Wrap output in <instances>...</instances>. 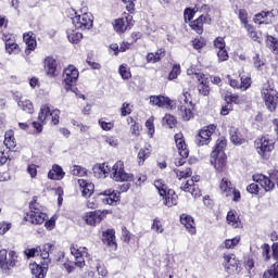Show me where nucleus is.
<instances>
[{"label":"nucleus","mask_w":278,"mask_h":278,"mask_svg":"<svg viewBox=\"0 0 278 278\" xmlns=\"http://www.w3.org/2000/svg\"><path fill=\"white\" fill-rule=\"evenodd\" d=\"M99 125L103 131H112V129H114V122H105L103 119H99Z\"/></svg>","instance_id":"obj_57"},{"label":"nucleus","mask_w":278,"mask_h":278,"mask_svg":"<svg viewBox=\"0 0 278 278\" xmlns=\"http://www.w3.org/2000/svg\"><path fill=\"white\" fill-rule=\"evenodd\" d=\"M262 99L265 102V105L269 112H275L278 105V91L270 86V83L263 85L261 90Z\"/></svg>","instance_id":"obj_2"},{"label":"nucleus","mask_w":278,"mask_h":278,"mask_svg":"<svg viewBox=\"0 0 278 278\" xmlns=\"http://www.w3.org/2000/svg\"><path fill=\"white\" fill-rule=\"evenodd\" d=\"M131 15H127L125 17L116 20L114 24L115 31H117V34H123V31H127V29H129V27L134 25V23H131Z\"/></svg>","instance_id":"obj_19"},{"label":"nucleus","mask_w":278,"mask_h":278,"mask_svg":"<svg viewBox=\"0 0 278 278\" xmlns=\"http://www.w3.org/2000/svg\"><path fill=\"white\" fill-rule=\"evenodd\" d=\"M38 119L41 123H47L48 121H51L52 125H58V123H60V110L51 111L49 109V105L43 104L40 108Z\"/></svg>","instance_id":"obj_8"},{"label":"nucleus","mask_w":278,"mask_h":278,"mask_svg":"<svg viewBox=\"0 0 278 278\" xmlns=\"http://www.w3.org/2000/svg\"><path fill=\"white\" fill-rule=\"evenodd\" d=\"M118 73L122 79H131V72L129 71V66H127V64H122L118 68Z\"/></svg>","instance_id":"obj_48"},{"label":"nucleus","mask_w":278,"mask_h":278,"mask_svg":"<svg viewBox=\"0 0 278 278\" xmlns=\"http://www.w3.org/2000/svg\"><path fill=\"white\" fill-rule=\"evenodd\" d=\"M217 58L218 62H227V60H229V52H227L226 48H224L223 50H218Z\"/></svg>","instance_id":"obj_59"},{"label":"nucleus","mask_w":278,"mask_h":278,"mask_svg":"<svg viewBox=\"0 0 278 278\" xmlns=\"http://www.w3.org/2000/svg\"><path fill=\"white\" fill-rule=\"evenodd\" d=\"M111 179L113 181H131L134 175L125 172V163L117 161L111 169Z\"/></svg>","instance_id":"obj_6"},{"label":"nucleus","mask_w":278,"mask_h":278,"mask_svg":"<svg viewBox=\"0 0 278 278\" xmlns=\"http://www.w3.org/2000/svg\"><path fill=\"white\" fill-rule=\"evenodd\" d=\"M67 38L70 42H72V45H77L81 41L84 35L81 34V31H79V28L73 26L72 28L67 29Z\"/></svg>","instance_id":"obj_28"},{"label":"nucleus","mask_w":278,"mask_h":278,"mask_svg":"<svg viewBox=\"0 0 278 278\" xmlns=\"http://www.w3.org/2000/svg\"><path fill=\"white\" fill-rule=\"evenodd\" d=\"M24 42L26 43V53L27 51H34L37 47L36 37L34 33L29 31L24 34Z\"/></svg>","instance_id":"obj_33"},{"label":"nucleus","mask_w":278,"mask_h":278,"mask_svg":"<svg viewBox=\"0 0 278 278\" xmlns=\"http://www.w3.org/2000/svg\"><path fill=\"white\" fill-rule=\"evenodd\" d=\"M274 149H275V141L266 137H263L256 141V151L263 160H268Z\"/></svg>","instance_id":"obj_7"},{"label":"nucleus","mask_w":278,"mask_h":278,"mask_svg":"<svg viewBox=\"0 0 278 278\" xmlns=\"http://www.w3.org/2000/svg\"><path fill=\"white\" fill-rule=\"evenodd\" d=\"M240 244V237H235L232 239H226L222 247L223 249H236Z\"/></svg>","instance_id":"obj_42"},{"label":"nucleus","mask_w":278,"mask_h":278,"mask_svg":"<svg viewBox=\"0 0 278 278\" xmlns=\"http://www.w3.org/2000/svg\"><path fill=\"white\" fill-rule=\"evenodd\" d=\"M15 101H17V105L23 110V112L34 114V103H31L29 100L25 98H16Z\"/></svg>","instance_id":"obj_31"},{"label":"nucleus","mask_w":278,"mask_h":278,"mask_svg":"<svg viewBox=\"0 0 278 278\" xmlns=\"http://www.w3.org/2000/svg\"><path fill=\"white\" fill-rule=\"evenodd\" d=\"M194 75L198 81H200V85L198 86L200 94L207 97L210 94V80L205 78V74L203 73H195Z\"/></svg>","instance_id":"obj_20"},{"label":"nucleus","mask_w":278,"mask_h":278,"mask_svg":"<svg viewBox=\"0 0 278 278\" xmlns=\"http://www.w3.org/2000/svg\"><path fill=\"white\" fill-rule=\"evenodd\" d=\"M31 275L36 278H45V268L38 264L30 265Z\"/></svg>","instance_id":"obj_43"},{"label":"nucleus","mask_w":278,"mask_h":278,"mask_svg":"<svg viewBox=\"0 0 278 278\" xmlns=\"http://www.w3.org/2000/svg\"><path fill=\"white\" fill-rule=\"evenodd\" d=\"M65 175L66 173H64L62 166L54 164L48 173V179H52V181H61V179H64Z\"/></svg>","instance_id":"obj_25"},{"label":"nucleus","mask_w":278,"mask_h":278,"mask_svg":"<svg viewBox=\"0 0 278 278\" xmlns=\"http://www.w3.org/2000/svg\"><path fill=\"white\" fill-rule=\"evenodd\" d=\"M253 66L256 71H264V66H266V61L260 56V54H255L252 58Z\"/></svg>","instance_id":"obj_41"},{"label":"nucleus","mask_w":278,"mask_h":278,"mask_svg":"<svg viewBox=\"0 0 278 278\" xmlns=\"http://www.w3.org/2000/svg\"><path fill=\"white\" fill-rule=\"evenodd\" d=\"M226 101L227 103H236V105H240L242 103V100L238 94L226 96Z\"/></svg>","instance_id":"obj_62"},{"label":"nucleus","mask_w":278,"mask_h":278,"mask_svg":"<svg viewBox=\"0 0 278 278\" xmlns=\"http://www.w3.org/2000/svg\"><path fill=\"white\" fill-rule=\"evenodd\" d=\"M252 179L255 184H260V186L265 189V192H273V190H275V182H273L266 175L254 174Z\"/></svg>","instance_id":"obj_16"},{"label":"nucleus","mask_w":278,"mask_h":278,"mask_svg":"<svg viewBox=\"0 0 278 278\" xmlns=\"http://www.w3.org/2000/svg\"><path fill=\"white\" fill-rule=\"evenodd\" d=\"M245 29L252 40L254 42H262V38L257 35V31H255V28L251 26V24H245Z\"/></svg>","instance_id":"obj_46"},{"label":"nucleus","mask_w":278,"mask_h":278,"mask_svg":"<svg viewBox=\"0 0 278 278\" xmlns=\"http://www.w3.org/2000/svg\"><path fill=\"white\" fill-rule=\"evenodd\" d=\"M99 197H104L102 198V203H104V205H116L118 201H121V193L112 189L100 192Z\"/></svg>","instance_id":"obj_15"},{"label":"nucleus","mask_w":278,"mask_h":278,"mask_svg":"<svg viewBox=\"0 0 278 278\" xmlns=\"http://www.w3.org/2000/svg\"><path fill=\"white\" fill-rule=\"evenodd\" d=\"M214 131H216V125L211 124L208 126H204L195 136V143L198 147H205L210 144V142H212Z\"/></svg>","instance_id":"obj_9"},{"label":"nucleus","mask_w":278,"mask_h":278,"mask_svg":"<svg viewBox=\"0 0 278 278\" xmlns=\"http://www.w3.org/2000/svg\"><path fill=\"white\" fill-rule=\"evenodd\" d=\"M110 173H112V169L105 163H97L93 166V175L98 179H105Z\"/></svg>","instance_id":"obj_22"},{"label":"nucleus","mask_w":278,"mask_h":278,"mask_svg":"<svg viewBox=\"0 0 278 278\" xmlns=\"http://www.w3.org/2000/svg\"><path fill=\"white\" fill-rule=\"evenodd\" d=\"M70 250L75 257V262L67 260L63 263V269L66 270L68 275L75 273V266H77V268H84V266H86V260H84V257L88 255V249L86 247L73 244Z\"/></svg>","instance_id":"obj_1"},{"label":"nucleus","mask_w":278,"mask_h":278,"mask_svg":"<svg viewBox=\"0 0 278 278\" xmlns=\"http://www.w3.org/2000/svg\"><path fill=\"white\" fill-rule=\"evenodd\" d=\"M175 142L180 157L175 159L176 166H184L186 164V159L189 155L188 146L186 144V140L184 139V134L178 132L175 135Z\"/></svg>","instance_id":"obj_5"},{"label":"nucleus","mask_w":278,"mask_h":278,"mask_svg":"<svg viewBox=\"0 0 278 278\" xmlns=\"http://www.w3.org/2000/svg\"><path fill=\"white\" fill-rule=\"evenodd\" d=\"M51 249H53V244L51 243L43 244L42 249L39 248L40 257L42 260H49V252L51 251Z\"/></svg>","instance_id":"obj_51"},{"label":"nucleus","mask_w":278,"mask_h":278,"mask_svg":"<svg viewBox=\"0 0 278 278\" xmlns=\"http://www.w3.org/2000/svg\"><path fill=\"white\" fill-rule=\"evenodd\" d=\"M71 174L74 177H88V169L81 165H74L71 167Z\"/></svg>","instance_id":"obj_38"},{"label":"nucleus","mask_w":278,"mask_h":278,"mask_svg":"<svg viewBox=\"0 0 278 278\" xmlns=\"http://www.w3.org/2000/svg\"><path fill=\"white\" fill-rule=\"evenodd\" d=\"M16 252L11 251L8 254V250H0V268L3 270H10L16 266Z\"/></svg>","instance_id":"obj_11"},{"label":"nucleus","mask_w":278,"mask_h":278,"mask_svg":"<svg viewBox=\"0 0 278 278\" xmlns=\"http://www.w3.org/2000/svg\"><path fill=\"white\" fill-rule=\"evenodd\" d=\"M79 79V71L74 65H68L63 72V81L65 90H71L73 84H77Z\"/></svg>","instance_id":"obj_10"},{"label":"nucleus","mask_w":278,"mask_h":278,"mask_svg":"<svg viewBox=\"0 0 278 278\" xmlns=\"http://www.w3.org/2000/svg\"><path fill=\"white\" fill-rule=\"evenodd\" d=\"M181 75V65L180 64H174L173 68L168 75L169 81H173V79H177Z\"/></svg>","instance_id":"obj_49"},{"label":"nucleus","mask_w":278,"mask_h":278,"mask_svg":"<svg viewBox=\"0 0 278 278\" xmlns=\"http://www.w3.org/2000/svg\"><path fill=\"white\" fill-rule=\"evenodd\" d=\"M104 142H106V144L110 147H118V140L114 136H105Z\"/></svg>","instance_id":"obj_64"},{"label":"nucleus","mask_w":278,"mask_h":278,"mask_svg":"<svg viewBox=\"0 0 278 278\" xmlns=\"http://www.w3.org/2000/svg\"><path fill=\"white\" fill-rule=\"evenodd\" d=\"M163 199V204L166 207H173L174 205H177V193H175V190L168 189L165 191V193L161 194Z\"/></svg>","instance_id":"obj_24"},{"label":"nucleus","mask_w":278,"mask_h":278,"mask_svg":"<svg viewBox=\"0 0 278 278\" xmlns=\"http://www.w3.org/2000/svg\"><path fill=\"white\" fill-rule=\"evenodd\" d=\"M164 55H166V52H164V50L162 49L157 50L155 53H148L147 62H149L150 64H156V62H160V60H162Z\"/></svg>","instance_id":"obj_37"},{"label":"nucleus","mask_w":278,"mask_h":278,"mask_svg":"<svg viewBox=\"0 0 278 278\" xmlns=\"http://www.w3.org/2000/svg\"><path fill=\"white\" fill-rule=\"evenodd\" d=\"M5 51L9 55H18V53H21V48L18 47V43L9 41L5 43Z\"/></svg>","instance_id":"obj_40"},{"label":"nucleus","mask_w":278,"mask_h":278,"mask_svg":"<svg viewBox=\"0 0 278 278\" xmlns=\"http://www.w3.org/2000/svg\"><path fill=\"white\" fill-rule=\"evenodd\" d=\"M131 104L125 102L122 104V108H121V116H129V114H131Z\"/></svg>","instance_id":"obj_61"},{"label":"nucleus","mask_w":278,"mask_h":278,"mask_svg":"<svg viewBox=\"0 0 278 278\" xmlns=\"http://www.w3.org/2000/svg\"><path fill=\"white\" fill-rule=\"evenodd\" d=\"M4 146L7 149H15L16 138H14V130H8L4 134Z\"/></svg>","instance_id":"obj_35"},{"label":"nucleus","mask_w":278,"mask_h":278,"mask_svg":"<svg viewBox=\"0 0 278 278\" xmlns=\"http://www.w3.org/2000/svg\"><path fill=\"white\" fill-rule=\"evenodd\" d=\"M174 173L178 179H188V177H192V169L190 167L187 168H176Z\"/></svg>","instance_id":"obj_39"},{"label":"nucleus","mask_w":278,"mask_h":278,"mask_svg":"<svg viewBox=\"0 0 278 278\" xmlns=\"http://www.w3.org/2000/svg\"><path fill=\"white\" fill-rule=\"evenodd\" d=\"M224 262L227 268H229V266H232V268L238 266V260H236V255L233 254H224Z\"/></svg>","instance_id":"obj_44"},{"label":"nucleus","mask_w":278,"mask_h":278,"mask_svg":"<svg viewBox=\"0 0 278 278\" xmlns=\"http://www.w3.org/2000/svg\"><path fill=\"white\" fill-rule=\"evenodd\" d=\"M177 123V119H175V116L173 115H165L163 117V125H167L170 129L174 128L175 124Z\"/></svg>","instance_id":"obj_55"},{"label":"nucleus","mask_w":278,"mask_h":278,"mask_svg":"<svg viewBox=\"0 0 278 278\" xmlns=\"http://www.w3.org/2000/svg\"><path fill=\"white\" fill-rule=\"evenodd\" d=\"M225 147H227V139L220 138L217 140L215 144V149L214 151H212V153H216L217 155L219 153H225Z\"/></svg>","instance_id":"obj_45"},{"label":"nucleus","mask_w":278,"mask_h":278,"mask_svg":"<svg viewBox=\"0 0 278 278\" xmlns=\"http://www.w3.org/2000/svg\"><path fill=\"white\" fill-rule=\"evenodd\" d=\"M214 47H215V49H218V51L225 49V47H226L225 38H223V37H217V38L214 40Z\"/></svg>","instance_id":"obj_63"},{"label":"nucleus","mask_w":278,"mask_h":278,"mask_svg":"<svg viewBox=\"0 0 278 278\" xmlns=\"http://www.w3.org/2000/svg\"><path fill=\"white\" fill-rule=\"evenodd\" d=\"M263 278H278V263L274 264L269 270L265 271Z\"/></svg>","instance_id":"obj_50"},{"label":"nucleus","mask_w":278,"mask_h":278,"mask_svg":"<svg viewBox=\"0 0 278 278\" xmlns=\"http://www.w3.org/2000/svg\"><path fill=\"white\" fill-rule=\"evenodd\" d=\"M55 220H58V215H53L50 219L46 220L45 227L48 231H53V229H55Z\"/></svg>","instance_id":"obj_58"},{"label":"nucleus","mask_w":278,"mask_h":278,"mask_svg":"<svg viewBox=\"0 0 278 278\" xmlns=\"http://www.w3.org/2000/svg\"><path fill=\"white\" fill-rule=\"evenodd\" d=\"M205 21H207V17L205 15H200L197 20L191 22V29H193V31H197L201 36V34H203V25Z\"/></svg>","instance_id":"obj_32"},{"label":"nucleus","mask_w":278,"mask_h":278,"mask_svg":"<svg viewBox=\"0 0 278 278\" xmlns=\"http://www.w3.org/2000/svg\"><path fill=\"white\" fill-rule=\"evenodd\" d=\"M229 136L233 144H242V142H244L242 135H240V132L238 131V128L233 126L229 128Z\"/></svg>","instance_id":"obj_36"},{"label":"nucleus","mask_w":278,"mask_h":278,"mask_svg":"<svg viewBox=\"0 0 278 278\" xmlns=\"http://www.w3.org/2000/svg\"><path fill=\"white\" fill-rule=\"evenodd\" d=\"M180 223L191 236L197 235V226H194V218L192 216L186 214L180 215Z\"/></svg>","instance_id":"obj_23"},{"label":"nucleus","mask_w":278,"mask_h":278,"mask_svg":"<svg viewBox=\"0 0 278 278\" xmlns=\"http://www.w3.org/2000/svg\"><path fill=\"white\" fill-rule=\"evenodd\" d=\"M267 45L271 49L273 53H276L278 55V40L277 38L267 35Z\"/></svg>","instance_id":"obj_47"},{"label":"nucleus","mask_w":278,"mask_h":278,"mask_svg":"<svg viewBox=\"0 0 278 278\" xmlns=\"http://www.w3.org/2000/svg\"><path fill=\"white\" fill-rule=\"evenodd\" d=\"M192 47L197 51H201V49H203L205 47V39H203V38L194 39L192 41Z\"/></svg>","instance_id":"obj_60"},{"label":"nucleus","mask_w":278,"mask_h":278,"mask_svg":"<svg viewBox=\"0 0 278 278\" xmlns=\"http://www.w3.org/2000/svg\"><path fill=\"white\" fill-rule=\"evenodd\" d=\"M43 67L48 77H58V61L53 56L45 59Z\"/></svg>","instance_id":"obj_17"},{"label":"nucleus","mask_w":278,"mask_h":278,"mask_svg":"<svg viewBox=\"0 0 278 278\" xmlns=\"http://www.w3.org/2000/svg\"><path fill=\"white\" fill-rule=\"evenodd\" d=\"M151 229L155 231V233H164V225H162V222L157 218L153 219Z\"/></svg>","instance_id":"obj_54"},{"label":"nucleus","mask_w":278,"mask_h":278,"mask_svg":"<svg viewBox=\"0 0 278 278\" xmlns=\"http://www.w3.org/2000/svg\"><path fill=\"white\" fill-rule=\"evenodd\" d=\"M211 164L214 166L217 173H227V154L225 152L211 153Z\"/></svg>","instance_id":"obj_12"},{"label":"nucleus","mask_w":278,"mask_h":278,"mask_svg":"<svg viewBox=\"0 0 278 278\" xmlns=\"http://www.w3.org/2000/svg\"><path fill=\"white\" fill-rule=\"evenodd\" d=\"M73 26L76 29H91L92 28V15L88 13H84L80 15H76L72 18Z\"/></svg>","instance_id":"obj_14"},{"label":"nucleus","mask_w":278,"mask_h":278,"mask_svg":"<svg viewBox=\"0 0 278 278\" xmlns=\"http://www.w3.org/2000/svg\"><path fill=\"white\" fill-rule=\"evenodd\" d=\"M78 186L81 192V195L85 199H90L92 194H94V184L86 180V179H78Z\"/></svg>","instance_id":"obj_18"},{"label":"nucleus","mask_w":278,"mask_h":278,"mask_svg":"<svg viewBox=\"0 0 278 278\" xmlns=\"http://www.w3.org/2000/svg\"><path fill=\"white\" fill-rule=\"evenodd\" d=\"M110 214V211H94V212H88L83 216V219L85 220L86 225H89L90 227H97L101 220L105 218V215Z\"/></svg>","instance_id":"obj_13"},{"label":"nucleus","mask_w":278,"mask_h":278,"mask_svg":"<svg viewBox=\"0 0 278 278\" xmlns=\"http://www.w3.org/2000/svg\"><path fill=\"white\" fill-rule=\"evenodd\" d=\"M150 103L157 108H168V105H170V99L163 96H151Z\"/></svg>","instance_id":"obj_29"},{"label":"nucleus","mask_w":278,"mask_h":278,"mask_svg":"<svg viewBox=\"0 0 278 278\" xmlns=\"http://www.w3.org/2000/svg\"><path fill=\"white\" fill-rule=\"evenodd\" d=\"M116 232L114 229H108L102 232V240L104 244H108V247H113V249H116Z\"/></svg>","instance_id":"obj_27"},{"label":"nucleus","mask_w":278,"mask_h":278,"mask_svg":"<svg viewBox=\"0 0 278 278\" xmlns=\"http://www.w3.org/2000/svg\"><path fill=\"white\" fill-rule=\"evenodd\" d=\"M149 157H151V144H147L139 150L137 154L139 166H142V164H144V161L149 160Z\"/></svg>","instance_id":"obj_30"},{"label":"nucleus","mask_w":278,"mask_h":278,"mask_svg":"<svg viewBox=\"0 0 278 278\" xmlns=\"http://www.w3.org/2000/svg\"><path fill=\"white\" fill-rule=\"evenodd\" d=\"M155 118L154 117H150L147 119L146 122V127L148 129V135L150 136V138H153V135L155 134V124H154Z\"/></svg>","instance_id":"obj_52"},{"label":"nucleus","mask_w":278,"mask_h":278,"mask_svg":"<svg viewBox=\"0 0 278 278\" xmlns=\"http://www.w3.org/2000/svg\"><path fill=\"white\" fill-rule=\"evenodd\" d=\"M227 224L233 229H240L242 227V222L240 220V216L236 211H229L226 217Z\"/></svg>","instance_id":"obj_26"},{"label":"nucleus","mask_w":278,"mask_h":278,"mask_svg":"<svg viewBox=\"0 0 278 278\" xmlns=\"http://www.w3.org/2000/svg\"><path fill=\"white\" fill-rule=\"evenodd\" d=\"M154 187L156 188V190H159L160 197L161 194H166V191L168 190V187L166 186V184H164V180L162 179L155 180Z\"/></svg>","instance_id":"obj_53"},{"label":"nucleus","mask_w":278,"mask_h":278,"mask_svg":"<svg viewBox=\"0 0 278 278\" xmlns=\"http://www.w3.org/2000/svg\"><path fill=\"white\" fill-rule=\"evenodd\" d=\"M275 18V14L270 11H263L255 15L254 23L256 25H270L273 23V20Z\"/></svg>","instance_id":"obj_21"},{"label":"nucleus","mask_w":278,"mask_h":278,"mask_svg":"<svg viewBox=\"0 0 278 278\" xmlns=\"http://www.w3.org/2000/svg\"><path fill=\"white\" fill-rule=\"evenodd\" d=\"M179 115L185 121H190L194 116L192 110H194V104L192 103V97L190 91L184 90L180 97V105H178Z\"/></svg>","instance_id":"obj_3"},{"label":"nucleus","mask_w":278,"mask_h":278,"mask_svg":"<svg viewBox=\"0 0 278 278\" xmlns=\"http://www.w3.org/2000/svg\"><path fill=\"white\" fill-rule=\"evenodd\" d=\"M249 88H251V77L242 76L241 77V83H240V86H239V90H249Z\"/></svg>","instance_id":"obj_56"},{"label":"nucleus","mask_w":278,"mask_h":278,"mask_svg":"<svg viewBox=\"0 0 278 278\" xmlns=\"http://www.w3.org/2000/svg\"><path fill=\"white\" fill-rule=\"evenodd\" d=\"M219 189L222 190V194L229 199V193L233 192V186L231 185V181L227 180V178H223L219 182Z\"/></svg>","instance_id":"obj_34"},{"label":"nucleus","mask_w":278,"mask_h":278,"mask_svg":"<svg viewBox=\"0 0 278 278\" xmlns=\"http://www.w3.org/2000/svg\"><path fill=\"white\" fill-rule=\"evenodd\" d=\"M30 211L26 216V220L31 223V225H42L47 220V215L42 212V206H40L36 201L29 203Z\"/></svg>","instance_id":"obj_4"}]
</instances>
